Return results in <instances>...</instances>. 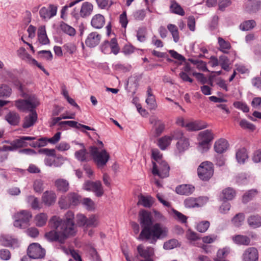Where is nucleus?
<instances>
[{
  "instance_id": "23",
  "label": "nucleus",
  "mask_w": 261,
  "mask_h": 261,
  "mask_svg": "<svg viewBox=\"0 0 261 261\" xmlns=\"http://www.w3.org/2000/svg\"><path fill=\"white\" fill-rule=\"evenodd\" d=\"M56 199V195L52 191H46L42 196V201L44 203L48 206L54 203Z\"/></svg>"
},
{
  "instance_id": "1",
  "label": "nucleus",
  "mask_w": 261,
  "mask_h": 261,
  "mask_svg": "<svg viewBox=\"0 0 261 261\" xmlns=\"http://www.w3.org/2000/svg\"><path fill=\"white\" fill-rule=\"evenodd\" d=\"M74 219V213L71 211L66 213L64 220L56 216H53L49 223L54 230L46 232L45 237L50 242L64 243L69 237L74 236L76 232Z\"/></svg>"
},
{
  "instance_id": "6",
  "label": "nucleus",
  "mask_w": 261,
  "mask_h": 261,
  "mask_svg": "<svg viewBox=\"0 0 261 261\" xmlns=\"http://www.w3.org/2000/svg\"><path fill=\"white\" fill-rule=\"evenodd\" d=\"M199 177L202 180H208L213 175V165L210 162L202 163L197 169Z\"/></svg>"
},
{
  "instance_id": "25",
  "label": "nucleus",
  "mask_w": 261,
  "mask_h": 261,
  "mask_svg": "<svg viewBox=\"0 0 261 261\" xmlns=\"http://www.w3.org/2000/svg\"><path fill=\"white\" fill-rule=\"evenodd\" d=\"M232 240L236 244L244 246L249 245L251 241L248 237L241 234L232 236Z\"/></svg>"
},
{
  "instance_id": "50",
  "label": "nucleus",
  "mask_w": 261,
  "mask_h": 261,
  "mask_svg": "<svg viewBox=\"0 0 261 261\" xmlns=\"http://www.w3.org/2000/svg\"><path fill=\"white\" fill-rule=\"evenodd\" d=\"M11 93V89L6 85H0V97H8Z\"/></svg>"
},
{
  "instance_id": "46",
  "label": "nucleus",
  "mask_w": 261,
  "mask_h": 261,
  "mask_svg": "<svg viewBox=\"0 0 261 261\" xmlns=\"http://www.w3.org/2000/svg\"><path fill=\"white\" fill-rule=\"evenodd\" d=\"M257 193V191L255 189H252L245 193L243 196L242 201L244 203H247L251 200L252 198Z\"/></svg>"
},
{
  "instance_id": "9",
  "label": "nucleus",
  "mask_w": 261,
  "mask_h": 261,
  "mask_svg": "<svg viewBox=\"0 0 261 261\" xmlns=\"http://www.w3.org/2000/svg\"><path fill=\"white\" fill-rule=\"evenodd\" d=\"M84 188L86 191L93 192L97 197H101L104 193L102 184L99 180L95 182L87 180L84 185Z\"/></svg>"
},
{
  "instance_id": "17",
  "label": "nucleus",
  "mask_w": 261,
  "mask_h": 261,
  "mask_svg": "<svg viewBox=\"0 0 261 261\" xmlns=\"http://www.w3.org/2000/svg\"><path fill=\"white\" fill-rule=\"evenodd\" d=\"M105 21V18L102 15L97 14L92 17L91 24L95 29H100L104 26Z\"/></svg>"
},
{
  "instance_id": "34",
  "label": "nucleus",
  "mask_w": 261,
  "mask_h": 261,
  "mask_svg": "<svg viewBox=\"0 0 261 261\" xmlns=\"http://www.w3.org/2000/svg\"><path fill=\"white\" fill-rule=\"evenodd\" d=\"M170 11L174 14L180 16H184L185 14V11L175 1H172L170 6Z\"/></svg>"
},
{
  "instance_id": "29",
  "label": "nucleus",
  "mask_w": 261,
  "mask_h": 261,
  "mask_svg": "<svg viewBox=\"0 0 261 261\" xmlns=\"http://www.w3.org/2000/svg\"><path fill=\"white\" fill-rule=\"evenodd\" d=\"M6 120L12 125H17L20 121V116L15 112H10L5 116Z\"/></svg>"
},
{
  "instance_id": "4",
  "label": "nucleus",
  "mask_w": 261,
  "mask_h": 261,
  "mask_svg": "<svg viewBox=\"0 0 261 261\" xmlns=\"http://www.w3.org/2000/svg\"><path fill=\"white\" fill-rule=\"evenodd\" d=\"M89 153L98 168H102L106 166L110 159V155L106 150L102 149L100 151L94 146L89 147Z\"/></svg>"
},
{
  "instance_id": "48",
  "label": "nucleus",
  "mask_w": 261,
  "mask_h": 261,
  "mask_svg": "<svg viewBox=\"0 0 261 261\" xmlns=\"http://www.w3.org/2000/svg\"><path fill=\"white\" fill-rule=\"evenodd\" d=\"M99 223L98 218L95 215L90 216L87 218L86 226L87 227H95Z\"/></svg>"
},
{
  "instance_id": "42",
  "label": "nucleus",
  "mask_w": 261,
  "mask_h": 261,
  "mask_svg": "<svg viewBox=\"0 0 261 261\" xmlns=\"http://www.w3.org/2000/svg\"><path fill=\"white\" fill-rule=\"evenodd\" d=\"M47 216L44 213H40L35 217L36 224L37 226L41 227L46 224Z\"/></svg>"
},
{
  "instance_id": "2",
  "label": "nucleus",
  "mask_w": 261,
  "mask_h": 261,
  "mask_svg": "<svg viewBox=\"0 0 261 261\" xmlns=\"http://www.w3.org/2000/svg\"><path fill=\"white\" fill-rule=\"evenodd\" d=\"M142 230L138 239L155 244L158 240L168 236V229L159 223L153 224L150 213L143 210L139 213Z\"/></svg>"
},
{
  "instance_id": "20",
  "label": "nucleus",
  "mask_w": 261,
  "mask_h": 261,
  "mask_svg": "<svg viewBox=\"0 0 261 261\" xmlns=\"http://www.w3.org/2000/svg\"><path fill=\"white\" fill-rule=\"evenodd\" d=\"M36 139L35 137H29V136H23L20 137L19 139H16L11 142V145H14L15 150L18 148L26 147L28 145V143L25 141L34 140Z\"/></svg>"
},
{
  "instance_id": "31",
  "label": "nucleus",
  "mask_w": 261,
  "mask_h": 261,
  "mask_svg": "<svg viewBox=\"0 0 261 261\" xmlns=\"http://www.w3.org/2000/svg\"><path fill=\"white\" fill-rule=\"evenodd\" d=\"M236 156L238 163L244 164L248 158L247 150L245 148L239 149L236 152Z\"/></svg>"
},
{
  "instance_id": "12",
  "label": "nucleus",
  "mask_w": 261,
  "mask_h": 261,
  "mask_svg": "<svg viewBox=\"0 0 261 261\" xmlns=\"http://www.w3.org/2000/svg\"><path fill=\"white\" fill-rule=\"evenodd\" d=\"M258 251L254 247L246 249L242 255V261H258Z\"/></svg>"
},
{
  "instance_id": "56",
  "label": "nucleus",
  "mask_w": 261,
  "mask_h": 261,
  "mask_svg": "<svg viewBox=\"0 0 261 261\" xmlns=\"http://www.w3.org/2000/svg\"><path fill=\"white\" fill-rule=\"evenodd\" d=\"M43 182L41 179H38L34 181L33 188L36 192H41L43 190Z\"/></svg>"
},
{
  "instance_id": "35",
  "label": "nucleus",
  "mask_w": 261,
  "mask_h": 261,
  "mask_svg": "<svg viewBox=\"0 0 261 261\" xmlns=\"http://www.w3.org/2000/svg\"><path fill=\"white\" fill-rule=\"evenodd\" d=\"M246 9L250 12H256L261 8V3L255 1H250L246 3Z\"/></svg>"
},
{
  "instance_id": "47",
  "label": "nucleus",
  "mask_w": 261,
  "mask_h": 261,
  "mask_svg": "<svg viewBox=\"0 0 261 261\" xmlns=\"http://www.w3.org/2000/svg\"><path fill=\"white\" fill-rule=\"evenodd\" d=\"M189 143L188 140L186 138H184L178 141L176 143V146L179 151H182L188 148Z\"/></svg>"
},
{
  "instance_id": "57",
  "label": "nucleus",
  "mask_w": 261,
  "mask_h": 261,
  "mask_svg": "<svg viewBox=\"0 0 261 261\" xmlns=\"http://www.w3.org/2000/svg\"><path fill=\"white\" fill-rule=\"evenodd\" d=\"M76 223L80 226H83L87 224V218L82 214H78L76 216Z\"/></svg>"
},
{
  "instance_id": "33",
  "label": "nucleus",
  "mask_w": 261,
  "mask_h": 261,
  "mask_svg": "<svg viewBox=\"0 0 261 261\" xmlns=\"http://www.w3.org/2000/svg\"><path fill=\"white\" fill-rule=\"evenodd\" d=\"M214 139L211 130L206 129L201 132L199 134V140L210 143Z\"/></svg>"
},
{
  "instance_id": "63",
  "label": "nucleus",
  "mask_w": 261,
  "mask_h": 261,
  "mask_svg": "<svg viewBox=\"0 0 261 261\" xmlns=\"http://www.w3.org/2000/svg\"><path fill=\"white\" fill-rule=\"evenodd\" d=\"M11 253L10 251L7 249H3L0 250V258L4 260H8L11 258Z\"/></svg>"
},
{
  "instance_id": "27",
  "label": "nucleus",
  "mask_w": 261,
  "mask_h": 261,
  "mask_svg": "<svg viewBox=\"0 0 261 261\" xmlns=\"http://www.w3.org/2000/svg\"><path fill=\"white\" fill-rule=\"evenodd\" d=\"M38 39L39 42L43 45L49 43V40L47 36L45 26H41L38 30Z\"/></svg>"
},
{
  "instance_id": "37",
  "label": "nucleus",
  "mask_w": 261,
  "mask_h": 261,
  "mask_svg": "<svg viewBox=\"0 0 261 261\" xmlns=\"http://www.w3.org/2000/svg\"><path fill=\"white\" fill-rule=\"evenodd\" d=\"M236 196V191L231 188H227L222 192V197L224 200H231Z\"/></svg>"
},
{
  "instance_id": "40",
  "label": "nucleus",
  "mask_w": 261,
  "mask_h": 261,
  "mask_svg": "<svg viewBox=\"0 0 261 261\" xmlns=\"http://www.w3.org/2000/svg\"><path fill=\"white\" fill-rule=\"evenodd\" d=\"M167 29L172 34L173 40L175 42H177L179 39V32L176 25L173 24L167 25Z\"/></svg>"
},
{
  "instance_id": "54",
  "label": "nucleus",
  "mask_w": 261,
  "mask_h": 261,
  "mask_svg": "<svg viewBox=\"0 0 261 261\" xmlns=\"http://www.w3.org/2000/svg\"><path fill=\"white\" fill-rule=\"evenodd\" d=\"M178 242L176 239H171L165 242L163 247L166 250L172 249L178 246Z\"/></svg>"
},
{
  "instance_id": "5",
  "label": "nucleus",
  "mask_w": 261,
  "mask_h": 261,
  "mask_svg": "<svg viewBox=\"0 0 261 261\" xmlns=\"http://www.w3.org/2000/svg\"><path fill=\"white\" fill-rule=\"evenodd\" d=\"M153 168L152 173L154 175L161 178L167 177L169 176L170 167L168 163L163 160L158 162H152Z\"/></svg>"
},
{
  "instance_id": "32",
  "label": "nucleus",
  "mask_w": 261,
  "mask_h": 261,
  "mask_svg": "<svg viewBox=\"0 0 261 261\" xmlns=\"http://www.w3.org/2000/svg\"><path fill=\"white\" fill-rule=\"evenodd\" d=\"M218 41L219 45V50L224 54H228V50L231 47L230 43L220 37H218Z\"/></svg>"
},
{
  "instance_id": "28",
  "label": "nucleus",
  "mask_w": 261,
  "mask_h": 261,
  "mask_svg": "<svg viewBox=\"0 0 261 261\" xmlns=\"http://www.w3.org/2000/svg\"><path fill=\"white\" fill-rule=\"evenodd\" d=\"M194 191V187L190 185H182L176 187V192L180 195H189Z\"/></svg>"
},
{
  "instance_id": "38",
  "label": "nucleus",
  "mask_w": 261,
  "mask_h": 261,
  "mask_svg": "<svg viewBox=\"0 0 261 261\" xmlns=\"http://www.w3.org/2000/svg\"><path fill=\"white\" fill-rule=\"evenodd\" d=\"M154 202L153 198L151 196H144L141 195L139 198L138 204L142 205L146 207H150Z\"/></svg>"
},
{
  "instance_id": "3",
  "label": "nucleus",
  "mask_w": 261,
  "mask_h": 261,
  "mask_svg": "<svg viewBox=\"0 0 261 261\" xmlns=\"http://www.w3.org/2000/svg\"><path fill=\"white\" fill-rule=\"evenodd\" d=\"M21 96L24 98L15 101V106L20 111H35V109L39 105L38 99L34 95H28L22 93Z\"/></svg>"
},
{
  "instance_id": "51",
  "label": "nucleus",
  "mask_w": 261,
  "mask_h": 261,
  "mask_svg": "<svg viewBox=\"0 0 261 261\" xmlns=\"http://www.w3.org/2000/svg\"><path fill=\"white\" fill-rule=\"evenodd\" d=\"M82 204L89 211H92L95 208V203L90 198H84L82 200Z\"/></svg>"
},
{
  "instance_id": "61",
  "label": "nucleus",
  "mask_w": 261,
  "mask_h": 261,
  "mask_svg": "<svg viewBox=\"0 0 261 261\" xmlns=\"http://www.w3.org/2000/svg\"><path fill=\"white\" fill-rule=\"evenodd\" d=\"M169 137H171L172 140L174 139L178 141L181 140L185 137L183 136L182 132L180 130H175L171 132Z\"/></svg>"
},
{
  "instance_id": "19",
  "label": "nucleus",
  "mask_w": 261,
  "mask_h": 261,
  "mask_svg": "<svg viewBox=\"0 0 261 261\" xmlns=\"http://www.w3.org/2000/svg\"><path fill=\"white\" fill-rule=\"evenodd\" d=\"M37 120V114L36 111H32L25 117L22 126L23 128H29L32 126Z\"/></svg>"
},
{
  "instance_id": "36",
  "label": "nucleus",
  "mask_w": 261,
  "mask_h": 261,
  "mask_svg": "<svg viewBox=\"0 0 261 261\" xmlns=\"http://www.w3.org/2000/svg\"><path fill=\"white\" fill-rule=\"evenodd\" d=\"M171 140V137L165 136L158 140V145L161 149L165 150L170 145Z\"/></svg>"
},
{
  "instance_id": "52",
  "label": "nucleus",
  "mask_w": 261,
  "mask_h": 261,
  "mask_svg": "<svg viewBox=\"0 0 261 261\" xmlns=\"http://www.w3.org/2000/svg\"><path fill=\"white\" fill-rule=\"evenodd\" d=\"M210 225L208 221H201L197 225L196 229L200 232H204L207 230Z\"/></svg>"
},
{
  "instance_id": "24",
  "label": "nucleus",
  "mask_w": 261,
  "mask_h": 261,
  "mask_svg": "<svg viewBox=\"0 0 261 261\" xmlns=\"http://www.w3.org/2000/svg\"><path fill=\"white\" fill-rule=\"evenodd\" d=\"M207 127L206 123L202 121H196L188 123L186 124V127L189 130H198Z\"/></svg>"
},
{
  "instance_id": "7",
  "label": "nucleus",
  "mask_w": 261,
  "mask_h": 261,
  "mask_svg": "<svg viewBox=\"0 0 261 261\" xmlns=\"http://www.w3.org/2000/svg\"><path fill=\"white\" fill-rule=\"evenodd\" d=\"M31 217V214L28 211L22 210L19 213H16L14 215L15 219L14 222V226L20 228H24L28 226Z\"/></svg>"
},
{
  "instance_id": "30",
  "label": "nucleus",
  "mask_w": 261,
  "mask_h": 261,
  "mask_svg": "<svg viewBox=\"0 0 261 261\" xmlns=\"http://www.w3.org/2000/svg\"><path fill=\"white\" fill-rule=\"evenodd\" d=\"M250 227L255 228L261 226V218L258 215H252L247 219Z\"/></svg>"
},
{
  "instance_id": "60",
  "label": "nucleus",
  "mask_w": 261,
  "mask_h": 261,
  "mask_svg": "<svg viewBox=\"0 0 261 261\" xmlns=\"http://www.w3.org/2000/svg\"><path fill=\"white\" fill-rule=\"evenodd\" d=\"M28 201L31 203L32 207L34 209H38L40 208L39 204V200L37 198L33 196L28 197Z\"/></svg>"
},
{
  "instance_id": "13",
  "label": "nucleus",
  "mask_w": 261,
  "mask_h": 261,
  "mask_svg": "<svg viewBox=\"0 0 261 261\" xmlns=\"http://www.w3.org/2000/svg\"><path fill=\"white\" fill-rule=\"evenodd\" d=\"M149 122L153 125L154 128L155 135L159 136L164 131L165 129L164 123L155 116H151L149 118Z\"/></svg>"
},
{
  "instance_id": "41",
  "label": "nucleus",
  "mask_w": 261,
  "mask_h": 261,
  "mask_svg": "<svg viewBox=\"0 0 261 261\" xmlns=\"http://www.w3.org/2000/svg\"><path fill=\"white\" fill-rule=\"evenodd\" d=\"M256 26V22L254 20H248L243 22L240 25V29L243 31H249Z\"/></svg>"
},
{
  "instance_id": "11",
  "label": "nucleus",
  "mask_w": 261,
  "mask_h": 261,
  "mask_svg": "<svg viewBox=\"0 0 261 261\" xmlns=\"http://www.w3.org/2000/svg\"><path fill=\"white\" fill-rule=\"evenodd\" d=\"M67 203H64L62 200L59 201V203L61 208H66L69 206L77 205L81 200V197L76 193L71 192L67 196Z\"/></svg>"
},
{
  "instance_id": "8",
  "label": "nucleus",
  "mask_w": 261,
  "mask_h": 261,
  "mask_svg": "<svg viewBox=\"0 0 261 261\" xmlns=\"http://www.w3.org/2000/svg\"><path fill=\"white\" fill-rule=\"evenodd\" d=\"M27 253L32 258H42L45 255V251L39 244L32 243L28 247Z\"/></svg>"
},
{
  "instance_id": "21",
  "label": "nucleus",
  "mask_w": 261,
  "mask_h": 261,
  "mask_svg": "<svg viewBox=\"0 0 261 261\" xmlns=\"http://www.w3.org/2000/svg\"><path fill=\"white\" fill-rule=\"evenodd\" d=\"M2 245L5 247L16 248L19 246L18 241L9 236H3L1 239Z\"/></svg>"
},
{
  "instance_id": "22",
  "label": "nucleus",
  "mask_w": 261,
  "mask_h": 261,
  "mask_svg": "<svg viewBox=\"0 0 261 261\" xmlns=\"http://www.w3.org/2000/svg\"><path fill=\"white\" fill-rule=\"evenodd\" d=\"M228 146L227 141L224 139H220L215 142L214 149L217 153L221 154L227 149Z\"/></svg>"
},
{
  "instance_id": "53",
  "label": "nucleus",
  "mask_w": 261,
  "mask_h": 261,
  "mask_svg": "<svg viewBox=\"0 0 261 261\" xmlns=\"http://www.w3.org/2000/svg\"><path fill=\"white\" fill-rule=\"evenodd\" d=\"M184 204L186 207L191 208L199 206V204L196 201L195 198L189 197L186 199L184 201Z\"/></svg>"
},
{
  "instance_id": "62",
  "label": "nucleus",
  "mask_w": 261,
  "mask_h": 261,
  "mask_svg": "<svg viewBox=\"0 0 261 261\" xmlns=\"http://www.w3.org/2000/svg\"><path fill=\"white\" fill-rule=\"evenodd\" d=\"M235 108L240 109L244 112H248L249 110L248 107L244 102L241 101H236L233 103Z\"/></svg>"
},
{
  "instance_id": "26",
  "label": "nucleus",
  "mask_w": 261,
  "mask_h": 261,
  "mask_svg": "<svg viewBox=\"0 0 261 261\" xmlns=\"http://www.w3.org/2000/svg\"><path fill=\"white\" fill-rule=\"evenodd\" d=\"M93 9V5L89 2H85L82 4L80 12V16L85 18L89 16L92 12Z\"/></svg>"
},
{
  "instance_id": "43",
  "label": "nucleus",
  "mask_w": 261,
  "mask_h": 261,
  "mask_svg": "<svg viewBox=\"0 0 261 261\" xmlns=\"http://www.w3.org/2000/svg\"><path fill=\"white\" fill-rule=\"evenodd\" d=\"M18 56L23 60L25 61L27 63H29L32 57L29 55L23 47L20 48L17 50Z\"/></svg>"
},
{
  "instance_id": "64",
  "label": "nucleus",
  "mask_w": 261,
  "mask_h": 261,
  "mask_svg": "<svg viewBox=\"0 0 261 261\" xmlns=\"http://www.w3.org/2000/svg\"><path fill=\"white\" fill-rule=\"evenodd\" d=\"M240 125L243 128H247L251 130H254L255 128L254 125L244 119L240 122Z\"/></svg>"
},
{
  "instance_id": "44",
  "label": "nucleus",
  "mask_w": 261,
  "mask_h": 261,
  "mask_svg": "<svg viewBox=\"0 0 261 261\" xmlns=\"http://www.w3.org/2000/svg\"><path fill=\"white\" fill-rule=\"evenodd\" d=\"M96 2L98 8L101 9L109 10L113 4L111 0H96Z\"/></svg>"
},
{
  "instance_id": "45",
  "label": "nucleus",
  "mask_w": 261,
  "mask_h": 261,
  "mask_svg": "<svg viewBox=\"0 0 261 261\" xmlns=\"http://www.w3.org/2000/svg\"><path fill=\"white\" fill-rule=\"evenodd\" d=\"M245 219V215L243 213L237 214L232 219V223L236 227H240L242 225Z\"/></svg>"
},
{
  "instance_id": "18",
  "label": "nucleus",
  "mask_w": 261,
  "mask_h": 261,
  "mask_svg": "<svg viewBox=\"0 0 261 261\" xmlns=\"http://www.w3.org/2000/svg\"><path fill=\"white\" fill-rule=\"evenodd\" d=\"M75 144L79 145L81 149L76 151L74 153L75 158L81 162H87L88 161V152L83 143H75Z\"/></svg>"
},
{
  "instance_id": "59",
  "label": "nucleus",
  "mask_w": 261,
  "mask_h": 261,
  "mask_svg": "<svg viewBox=\"0 0 261 261\" xmlns=\"http://www.w3.org/2000/svg\"><path fill=\"white\" fill-rule=\"evenodd\" d=\"M38 152L48 156H56V151L54 149L42 148L39 150Z\"/></svg>"
},
{
  "instance_id": "58",
  "label": "nucleus",
  "mask_w": 261,
  "mask_h": 261,
  "mask_svg": "<svg viewBox=\"0 0 261 261\" xmlns=\"http://www.w3.org/2000/svg\"><path fill=\"white\" fill-rule=\"evenodd\" d=\"M152 157L153 160L152 162H158L163 161L162 154L158 149H153L152 150Z\"/></svg>"
},
{
  "instance_id": "14",
  "label": "nucleus",
  "mask_w": 261,
  "mask_h": 261,
  "mask_svg": "<svg viewBox=\"0 0 261 261\" xmlns=\"http://www.w3.org/2000/svg\"><path fill=\"white\" fill-rule=\"evenodd\" d=\"M137 251L139 254V256H137V258H139V256L144 258V259L151 258V257L154 254L153 248L151 247H147L145 248L144 246L142 244H140L138 246Z\"/></svg>"
},
{
  "instance_id": "16",
  "label": "nucleus",
  "mask_w": 261,
  "mask_h": 261,
  "mask_svg": "<svg viewBox=\"0 0 261 261\" xmlns=\"http://www.w3.org/2000/svg\"><path fill=\"white\" fill-rule=\"evenodd\" d=\"M55 186L58 192L65 193L69 191L70 185L69 181L62 178H59L54 182Z\"/></svg>"
},
{
  "instance_id": "55",
  "label": "nucleus",
  "mask_w": 261,
  "mask_h": 261,
  "mask_svg": "<svg viewBox=\"0 0 261 261\" xmlns=\"http://www.w3.org/2000/svg\"><path fill=\"white\" fill-rule=\"evenodd\" d=\"M172 212L175 219L181 223H186L187 222V217L185 215L174 209L172 210Z\"/></svg>"
},
{
  "instance_id": "10",
  "label": "nucleus",
  "mask_w": 261,
  "mask_h": 261,
  "mask_svg": "<svg viewBox=\"0 0 261 261\" xmlns=\"http://www.w3.org/2000/svg\"><path fill=\"white\" fill-rule=\"evenodd\" d=\"M57 9V6L53 4H50L48 7H43L39 11L40 16L42 19L48 20L56 15Z\"/></svg>"
},
{
  "instance_id": "15",
  "label": "nucleus",
  "mask_w": 261,
  "mask_h": 261,
  "mask_svg": "<svg viewBox=\"0 0 261 261\" xmlns=\"http://www.w3.org/2000/svg\"><path fill=\"white\" fill-rule=\"evenodd\" d=\"M101 35L96 32L90 33L87 36L86 40V45L89 47H94L100 42Z\"/></svg>"
},
{
  "instance_id": "49",
  "label": "nucleus",
  "mask_w": 261,
  "mask_h": 261,
  "mask_svg": "<svg viewBox=\"0 0 261 261\" xmlns=\"http://www.w3.org/2000/svg\"><path fill=\"white\" fill-rule=\"evenodd\" d=\"M1 76L6 80H13L15 78V75L13 71L8 70L6 68L3 69L1 72Z\"/></svg>"
},
{
  "instance_id": "39",
  "label": "nucleus",
  "mask_w": 261,
  "mask_h": 261,
  "mask_svg": "<svg viewBox=\"0 0 261 261\" xmlns=\"http://www.w3.org/2000/svg\"><path fill=\"white\" fill-rule=\"evenodd\" d=\"M60 28L64 33L70 36H74L75 35L76 31L75 29L64 22L61 23Z\"/></svg>"
}]
</instances>
